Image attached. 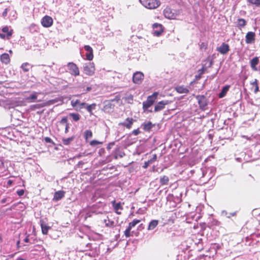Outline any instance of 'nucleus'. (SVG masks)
Listing matches in <instances>:
<instances>
[{
  "label": "nucleus",
  "mask_w": 260,
  "mask_h": 260,
  "mask_svg": "<svg viewBox=\"0 0 260 260\" xmlns=\"http://www.w3.org/2000/svg\"><path fill=\"white\" fill-rule=\"evenodd\" d=\"M69 128H70L69 123H67L66 125H65L64 133L66 134H67L69 132Z\"/></svg>",
  "instance_id": "obj_48"
},
{
  "label": "nucleus",
  "mask_w": 260,
  "mask_h": 260,
  "mask_svg": "<svg viewBox=\"0 0 260 260\" xmlns=\"http://www.w3.org/2000/svg\"><path fill=\"white\" fill-rule=\"evenodd\" d=\"M12 183H13V181L9 180L7 182V185L8 186H11L12 185Z\"/></svg>",
  "instance_id": "obj_55"
},
{
  "label": "nucleus",
  "mask_w": 260,
  "mask_h": 260,
  "mask_svg": "<svg viewBox=\"0 0 260 260\" xmlns=\"http://www.w3.org/2000/svg\"><path fill=\"white\" fill-rule=\"evenodd\" d=\"M196 98L198 100L200 109L205 110L207 106V100L206 96L203 95H198Z\"/></svg>",
  "instance_id": "obj_8"
},
{
  "label": "nucleus",
  "mask_w": 260,
  "mask_h": 260,
  "mask_svg": "<svg viewBox=\"0 0 260 260\" xmlns=\"http://www.w3.org/2000/svg\"><path fill=\"white\" fill-rule=\"evenodd\" d=\"M16 260H26L24 258H23L22 257H18Z\"/></svg>",
  "instance_id": "obj_58"
},
{
  "label": "nucleus",
  "mask_w": 260,
  "mask_h": 260,
  "mask_svg": "<svg viewBox=\"0 0 260 260\" xmlns=\"http://www.w3.org/2000/svg\"><path fill=\"white\" fill-rule=\"evenodd\" d=\"M2 32H0V38L2 39L9 40L12 37L13 34V29L10 26H5L1 29Z\"/></svg>",
  "instance_id": "obj_3"
},
{
  "label": "nucleus",
  "mask_w": 260,
  "mask_h": 260,
  "mask_svg": "<svg viewBox=\"0 0 260 260\" xmlns=\"http://www.w3.org/2000/svg\"><path fill=\"white\" fill-rule=\"evenodd\" d=\"M9 199H10V198H6L3 199L1 200V203L2 204L5 203L6 202L9 201Z\"/></svg>",
  "instance_id": "obj_51"
},
{
  "label": "nucleus",
  "mask_w": 260,
  "mask_h": 260,
  "mask_svg": "<svg viewBox=\"0 0 260 260\" xmlns=\"http://www.w3.org/2000/svg\"><path fill=\"white\" fill-rule=\"evenodd\" d=\"M158 223V220H152L151 221H150V222L149 224L148 229L149 230L154 229L157 225Z\"/></svg>",
  "instance_id": "obj_32"
},
{
  "label": "nucleus",
  "mask_w": 260,
  "mask_h": 260,
  "mask_svg": "<svg viewBox=\"0 0 260 260\" xmlns=\"http://www.w3.org/2000/svg\"><path fill=\"white\" fill-rule=\"evenodd\" d=\"M84 73L87 76H91L95 72V66L93 62L86 63L83 68Z\"/></svg>",
  "instance_id": "obj_5"
},
{
  "label": "nucleus",
  "mask_w": 260,
  "mask_h": 260,
  "mask_svg": "<svg viewBox=\"0 0 260 260\" xmlns=\"http://www.w3.org/2000/svg\"><path fill=\"white\" fill-rule=\"evenodd\" d=\"M9 52H10V53H12V50H10Z\"/></svg>",
  "instance_id": "obj_61"
},
{
  "label": "nucleus",
  "mask_w": 260,
  "mask_h": 260,
  "mask_svg": "<svg viewBox=\"0 0 260 260\" xmlns=\"http://www.w3.org/2000/svg\"><path fill=\"white\" fill-rule=\"evenodd\" d=\"M237 27L239 29L244 27L247 24L246 20L243 18H239L237 20Z\"/></svg>",
  "instance_id": "obj_25"
},
{
  "label": "nucleus",
  "mask_w": 260,
  "mask_h": 260,
  "mask_svg": "<svg viewBox=\"0 0 260 260\" xmlns=\"http://www.w3.org/2000/svg\"><path fill=\"white\" fill-rule=\"evenodd\" d=\"M251 84L255 87L254 88V92H257L258 90L259 87L258 85V81L257 79H255L253 82L251 83Z\"/></svg>",
  "instance_id": "obj_36"
},
{
  "label": "nucleus",
  "mask_w": 260,
  "mask_h": 260,
  "mask_svg": "<svg viewBox=\"0 0 260 260\" xmlns=\"http://www.w3.org/2000/svg\"><path fill=\"white\" fill-rule=\"evenodd\" d=\"M259 61V58L257 56L254 57L250 60V67L252 70L254 71H257L256 66L258 64Z\"/></svg>",
  "instance_id": "obj_21"
},
{
  "label": "nucleus",
  "mask_w": 260,
  "mask_h": 260,
  "mask_svg": "<svg viewBox=\"0 0 260 260\" xmlns=\"http://www.w3.org/2000/svg\"><path fill=\"white\" fill-rule=\"evenodd\" d=\"M216 50L221 54H226L230 50V46L228 44L223 43L220 47L217 48Z\"/></svg>",
  "instance_id": "obj_14"
},
{
  "label": "nucleus",
  "mask_w": 260,
  "mask_h": 260,
  "mask_svg": "<svg viewBox=\"0 0 260 260\" xmlns=\"http://www.w3.org/2000/svg\"><path fill=\"white\" fill-rule=\"evenodd\" d=\"M91 90V87L90 86H87L86 88V89H84V92L83 93H87V92L90 91Z\"/></svg>",
  "instance_id": "obj_49"
},
{
  "label": "nucleus",
  "mask_w": 260,
  "mask_h": 260,
  "mask_svg": "<svg viewBox=\"0 0 260 260\" xmlns=\"http://www.w3.org/2000/svg\"><path fill=\"white\" fill-rule=\"evenodd\" d=\"M53 19L49 16L46 15L41 20L42 25L45 27H49L53 24Z\"/></svg>",
  "instance_id": "obj_11"
},
{
  "label": "nucleus",
  "mask_w": 260,
  "mask_h": 260,
  "mask_svg": "<svg viewBox=\"0 0 260 260\" xmlns=\"http://www.w3.org/2000/svg\"><path fill=\"white\" fill-rule=\"evenodd\" d=\"M207 46H208L207 43H206L205 42H202L200 46V48L201 49H204L206 50L207 48Z\"/></svg>",
  "instance_id": "obj_43"
},
{
  "label": "nucleus",
  "mask_w": 260,
  "mask_h": 260,
  "mask_svg": "<svg viewBox=\"0 0 260 260\" xmlns=\"http://www.w3.org/2000/svg\"><path fill=\"white\" fill-rule=\"evenodd\" d=\"M140 131L139 130V128H137L136 129H134L132 132V134L135 136L138 135L139 134H140Z\"/></svg>",
  "instance_id": "obj_44"
},
{
  "label": "nucleus",
  "mask_w": 260,
  "mask_h": 260,
  "mask_svg": "<svg viewBox=\"0 0 260 260\" xmlns=\"http://www.w3.org/2000/svg\"><path fill=\"white\" fill-rule=\"evenodd\" d=\"M83 164H84V163H83L82 161H79V162H78V166L82 165H83Z\"/></svg>",
  "instance_id": "obj_59"
},
{
  "label": "nucleus",
  "mask_w": 260,
  "mask_h": 260,
  "mask_svg": "<svg viewBox=\"0 0 260 260\" xmlns=\"http://www.w3.org/2000/svg\"><path fill=\"white\" fill-rule=\"evenodd\" d=\"M44 140L46 143H53V141L49 137H45Z\"/></svg>",
  "instance_id": "obj_46"
},
{
  "label": "nucleus",
  "mask_w": 260,
  "mask_h": 260,
  "mask_svg": "<svg viewBox=\"0 0 260 260\" xmlns=\"http://www.w3.org/2000/svg\"><path fill=\"white\" fill-rule=\"evenodd\" d=\"M84 49L88 52L86 54V59L89 61H91L93 58V53L92 48L89 45H85Z\"/></svg>",
  "instance_id": "obj_18"
},
{
  "label": "nucleus",
  "mask_w": 260,
  "mask_h": 260,
  "mask_svg": "<svg viewBox=\"0 0 260 260\" xmlns=\"http://www.w3.org/2000/svg\"><path fill=\"white\" fill-rule=\"evenodd\" d=\"M151 165L150 163H149V161L148 160V161H146L144 162L143 166V168H144V169H146L148 168V167Z\"/></svg>",
  "instance_id": "obj_47"
},
{
  "label": "nucleus",
  "mask_w": 260,
  "mask_h": 260,
  "mask_svg": "<svg viewBox=\"0 0 260 260\" xmlns=\"http://www.w3.org/2000/svg\"><path fill=\"white\" fill-rule=\"evenodd\" d=\"M65 192L63 190L56 191L54 193L53 200L57 201L61 200L64 196Z\"/></svg>",
  "instance_id": "obj_22"
},
{
  "label": "nucleus",
  "mask_w": 260,
  "mask_h": 260,
  "mask_svg": "<svg viewBox=\"0 0 260 260\" xmlns=\"http://www.w3.org/2000/svg\"><path fill=\"white\" fill-rule=\"evenodd\" d=\"M112 204L113 208L115 211V212L118 215L121 214V210H123V207L120 202L116 203L115 200H114L112 202Z\"/></svg>",
  "instance_id": "obj_16"
},
{
  "label": "nucleus",
  "mask_w": 260,
  "mask_h": 260,
  "mask_svg": "<svg viewBox=\"0 0 260 260\" xmlns=\"http://www.w3.org/2000/svg\"><path fill=\"white\" fill-rule=\"evenodd\" d=\"M140 2L145 7L149 9H156L160 5V1L158 0H140Z\"/></svg>",
  "instance_id": "obj_4"
},
{
  "label": "nucleus",
  "mask_w": 260,
  "mask_h": 260,
  "mask_svg": "<svg viewBox=\"0 0 260 260\" xmlns=\"http://www.w3.org/2000/svg\"><path fill=\"white\" fill-rule=\"evenodd\" d=\"M255 34L252 31H248L245 36V42L246 44H250L254 43L255 41Z\"/></svg>",
  "instance_id": "obj_15"
},
{
  "label": "nucleus",
  "mask_w": 260,
  "mask_h": 260,
  "mask_svg": "<svg viewBox=\"0 0 260 260\" xmlns=\"http://www.w3.org/2000/svg\"><path fill=\"white\" fill-rule=\"evenodd\" d=\"M20 241L18 240L17 242V248H19V247H20Z\"/></svg>",
  "instance_id": "obj_57"
},
{
  "label": "nucleus",
  "mask_w": 260,
  "mask_h": 260,
  "mask_svg": "<svg viewBox=\"0 0 260 260\" xmlns=\"http://www.w3.org/2000/svg\"><path fill=\"white\" fill-rule=\"evenodd\" d=\"M157 160V155L156 154H154L152 155V157L150 158L148 161H149V163L152 164L155 161H156Z\"/></svg>",
  "instance_id": "obj_38"
},
{
  "label": "nucleus",
  "mask_w": 260,
  "mask_h": 260,
  "mask_svg": "<svg viewBox=\"0 0 260 260\" xmlns=\"http://www.w3.org/2000/svg\"><path fill=\"white\" fill-rule=\"evenodd\" d=\"M10 10V7L9 8H6L4 11L2 13V16L4 17V18H5L7 15H8V12Z\"/></svg>",
  "instance_id": "obj_42"
},
{
  "label": "nucleus",
  "mask_w": 260,
  "mask_h": 260,
  "mask_svg": "<svg viewBox=\"0 0 260 260\" xmlns=\"http://www.w3.org/2000/svg\"><path fill=\"white\" fill-rule=\"evenodd\" d=\"M196 78L197 79H200V78H201V75H200L199 74L198 76H196Z\"/></svg>",
  "instance_id": "obj_60"
},
{
  "label": "nucleus",
  "mask_w": 260,
  "mask_h": 260,
  "mask_svg": "<svg viewBox=\"0 0 260 260\" xmlns=\"http://www.w3.org/2000/svg\"><path fill=\"white\" fill-rule=\"evenodd\" d=\"M204 71H205L204 68L203 67L202 69L199 70L198 72L199 73V74L200 75H202V74H203L204 73Z\"/></svg>",
  "instance_id": "obj_52"
},
{
  "label": "nucleus",
  "mask_w": 260,
  "mask_h": 260,
  "mask_svg": "<svg viewBox=\"0 0 260 260\" xmlns=\"http://www.w3.org/2000/svg\"><path fill=\"white\" fill-rule=\"evenodd\" d=\"M104 222L107 227H112L114 225V222L110 221L108 217L106 219H105Z\"/></svg>",
  "instance_id": "obj_35"
},
{
  "label": "nucleus",
  "mask_w": 260,
  "mask_h": 260,
  "mask_svg": "<svg viewBox=\"0 0 260 260\" xmlns=\"http://www.w3.org/2000/svg\"><path fill=\"white\" fill-rule=\"evenodd\" d=\"M170 103L168 101H161L159 102L154 107V112H157L163 110L165 108V106Z\"/></svg>",
  "instance_id": "obj_17"
},
{
  "label": "nucleus",
  "mask_w": 260,
  "mask_h": 260,
  "mask_svg": "<svg viewBox=\"0 0 260 260\" xmlns=\"http://www.w3.org/2000/svg\"><path fill=\"white\" fill-rule=\"evenodd\" d=\"M20 68L24 72H27L32 68V66L28 62H24L21 64Z\"/></svg>",
  "instance_id": "obj_27"
},
{
  "label": "nucleus",
  "mask_w": 260,
  "mask_h": 260,
  "mask_svg": "<svg viewBox=\"0 0 260 260\" xmlns=\"http://www.w3.org/2000/svg\"><path fill=\"white\" fill-rule=\"evenodd\" d=\"M17 193L19 196H22L24 193V190L23 189H20L17 191Z\"/></svg>",
  "instance_id": "obj_45"
},
{
  "label": "nucleus",
  "mask_w": 260,
  "mask_h": 260,
  "mask_svg": "<svg viewBox=\"0 0 260 260\" xmlns=\"http://www.w3.org/2000/svg\"><path fill=\"white\" fill-rule=\"evenodd\" d=\"M143 127V129L145 131L149 132L150 129L152 128V127L154 126L153 124H152V122L150 121H149L148 122H144L142 125Z\"/></svg>",
  "instance_id": "obj_26"
},
{
  "label": "nucleus",
  "mask_w": 260,
  "mask_h": 260,
  "mask_svg": "<svg viewBox=\"0 0 260 260\" xmlns=\"http://www.w3.org/2000/svg\"><path fill=\"white\" fill-rule=\"evenodd\" d=\"M39 93L38 92H34L31 94H30V96L26 98L25 100L29 103L36 102Z\"/></svg>",
  "instance_id": "obj_23"
},
{
  "label": "nucleus",
  "mask_w": 260,
  "mask_h": 260,
  "mask_svg": "<svg viewBox=\"0 0 260 260\" xmlns=\"http://www.w3.org/2000/svg\"><path fill=\"white\" fill-rule=\"evenodd\" d=\"M75 137L74 136L70 138L62 139V142L63 145H69L74 140Z\"/></svg>",
  "instance_id": "obj_31"
},
{
  "label": "nucleus",
  "mask_w": 260,
  "mask_h": 260,
  "mask_svg": "<svg viewBox=\"0 0 260 260\" xmlns=\"http://www.w3.org/2000/svg\"><path fill=\"white\" fill-rule=\"evenodd\" d=\"M67 66L69 70V72L72 75L75 77L79 75L80 71L76 64L73 62H70L68 63Z\"/></svg>",
  "instance_id": "obj_6"
},
{
  "label": "nucleus",
  "mask_w": 260,
  "mask_h": 260,
  "mask_svg": "<svg viewBox=\"0 0 260 260\" xmlns=\"http://www.w3.org/2000/svg\"><path fill=\"white\" fill-rule=\"evenodd\" d=\"M153 28V34L154 36L158 37L161 35L164 31L162 25L161 24L155 23L152 25Z\"/></svg>",
  "instance_id": "obj_10"
},
{
  "label": "nucleus",
  "mask_w": 260,
  "mask_h": 260,
  "mask_svg": "<svg viewBox=\"0 0 260 260\" xmlns=\"http://www.w3.org/2000/svg\"><path fill=\"white\" fill-rule=\"evenodd\" d=\"M24 241L26 243L29 242V235H27L26 238L24 239Z\"/></svg>",
  "instance_id": "obj_54"
},
{
  "label": "nucleus",
  "mask_w": 260,
  "mask_h": 260,
  "mask_svg": "<svg viewBox=\"0 0 260 260\" xmlns=\"http://www.w3.org/2000/svg\"><path fill=\"white\" fill-rule=\"evenodd\" d=\"M164 16L169 19H175L180 14L179 10L172 9L170 7H166L163 12Z\"/></svg>",
  "instance_id": "obj_2"
},
{
  "label": "nucleus",
  "mask_w": 260,
  "mask_h": 260,
  "mask_svg": "<svg viewBox=\"0 0 260 260\" xmlns=\"http://www.w3.org/2000/svg\"><path fill=\"white\" fill-rule=\"evenodd\" d=\"M86 105H87V104L86 103H84V102L81 103L80 102V105H79V108L82 109V108H84L85 107V106H86Z\"/></svg>",
  "instance_id": "obj_50"
},
{
  "label": "nucleus",
  "mask_w": 260,
  "mask_h": 260,
  "mask_svg": "<svg viewBox=\"0 0 260 260\" xmlns=\"http://www.w3.org/2000/svg\"><path fill=\"white\" fill-rule=\"evenodd\" d=\"M40 226L41 227L42 234L43 235H47L48 231L51 229V227L46 224L42 219L40 220Z\"/></svg>",
  "instance_id": "obj_19"
},
{
  "label": "nucleus",
  "mask_w": 260,
  "mask_h": 260,
  "mask_svg": "<svg viewBox=\"0 0 260 260\" xmlns=\"http://www.w3.org/2000/svg\"><path fill=\"white\" fill-rule=\"evenodd\" d=\"M135 120L132 117H127L124 122H120L119 125L126 127L127 129H131Z\"/></svg>",
  "instance_id": "obj_12"
},
{
  "label": "nucleus",
  "mask_w": 260,
  "mask_h": 260,
  "mask_svg": "<svg viewBox=\"0 0 260 260\" xmlns=\"http://www.w3.org/2000/svg\"><path fill=\"white\" fill-rule=\"evenodd\" d=\"M176 90L179 93H187L189 90L183 86H179L176 87Z\"/></svg>",
  "instance_id": "obj_28"
},
{
  "label": "nucleus",
  "mask_w": 260,
  "mask_h": 260,
  "mask_svg": "<svg viewBox=\"0 0 260 260\" xmlns=\"http://www.w3.org/2000/svg\"><path fill=\"white\" fill-rule=\"evenodd\" d=\"M0 60L3 63L8 64L10 62L11 59L8 53H4L1 55Z\"/></svg>",
  "instance_id": "obj_20"
},
{
  "label": "nucleus",
  "mask_w": 260,
  "mask_h": 260,
  "mask_svg": "<svg viewBox=\"0 0 260 260\" xmlns=\"http://www.w3.org/2000/svg\"><path fill=\"white\" fill-rule=\"evenodd\" d=\"M54 103H55V101H54V100L49 101L46 103H41V104H37L31 105L30 107V109L31 110L34 111V110H36V109H40V108H42L45 106H49L50 104H54Z\"/></svg>",
  "instance_id": "obj_13"
},
{
  "label": "nucleus",
  "mask_w": 260,
  "mask_h": 260,
  "mask_svg": "<svg viewBox=\"0 0 260 260\" xmlns=\"http://www.w3.org/2000/svg\"><path fill=\"white\" fill-rule=\"evenodd\" d=\"M17 205V204H13L11 207L7 209V210H12V209H14L16 207Z\"/></svg>",
  "instance_id": "obj_53"
},
{
  "label": "nucleus",
  "mask_w": 260,
  "mask_h": 260,
  "mask_svg": "<svg viewBox=\"0 0 260 260\" xmlns=\"http://www.w3.org/2000/svg\"><path fill=\"white\" fill-rule=\"evenodd\" d=\"M92 137V132L90 130H86L84 132V137L86 141L88 139L91 138Z\"/></svg>",
  "instance_id": "obj_33"
},
{
  "label": "nucleus",
  "mask_w": 260,
  "mask_h": 260,
  "mask_svg": "<svg viewBox=\"0 0 260 260\" xmlns=\"http://www.w3.org/2000/svg\"><path fill=\"white\" fill-rule=\"evenodd\" d=\"M140 222L141 220L135 219L132 222L129 223L128 227L124 232V235L126 238L133 236V234L131 233L132 229Z\"/></svg>",
  "instance_id": "obj_7"
},
{
  "label": "nucleus",
  "mask_w": 260,
  "mask_h": 260,
  "mask_svg": "<svg viewBox=\"0 0 260 260\" xmlns=\"http://www.w3.org/2000/svg\"><path fill=\"white\" fill-rule=\"evenodd\" d=\"M60 123L61 124H65V125H66L67 123H69L67 117H63L60 121Z\"/></svg>",
  "instance_id": "obj_41"
},
{
  "label": "nucleus",
  "mask_w": 260,
  "mask_h": 260,
  "mask_svg": "<svg viewBox=\"0 0 260 260\" xmlns=\"http://www.w3.org/2000/svg\"><path fill=\"white\" fill-rule=\"evenodd\" d=\"M230 87V85H226V86H224L222 88L221 91L219 93V95H218L219 98H223L226 95L227 92L229 90Z\"/></svg>",
  "instance_id": "obj_29"
},
{
  "label": "nucleus",
  "mask_w": 260,
  "mask_h": 260,
  "mask_svg": "<svg viewBox=\"0 0 260 260\" xmlns=\"http://www.w3.org/2000/svg\"><path fill=\"white\" fill-rule=\"evenodd\" d=\"M169 182V178L167 176L164 175L160 177L159 182L161 185L168 184Z\"/></svg>",
  "instance_id": "obj_30"
},
{
  "label": "nucleus",
  "mask_w": 260,
  "mask_h": 260,
  "mask_svg": "<svg viewBox=\"0 0 260 260\" xmlns=\"http://www.w3.org/2000/svg\"><path fill=\"white\" fill-rule=\"evenodd\" d=\"M80 103V101L79 100H76V101L72 100L71 102V105L74 108L77 106L78 105L79 106Z\"/></svg>",
  "instance_id": "obj_40"
},
{
  "label": "nucleus",
  "mask_w": 260,
  "mask_h": 260,
  "mask_svg": "<svg viewBox=\"0 0 260 260\" xmlns=\"http://www.w3.org/2000/svg\"><path fill=\"white\" fill-rule=\"evenodd\" d=\"M247 2L256 7H260V0H247Z\"/></svg>",
  "instance_id": "obj_37"
},
{
  "label": "nucleus",
  "mask_w": 260,
  "mask_h": 260,
  "mask_svg": "<svg viewBox=\"0 0 260 260\" xmlns=\"http://www.w3.org/2000/svg\"><path fill=\"white\" fill-rule=\"evenodd\" d=\"M89 144L91 146H95L99 145V144H102L103 142L94 140L91 141L90 142Z\"/></svg>",
  "instance_id": "obj_39"
},
{
  "label": "nucleus",
  "mask_w": 260,
  "mask_h": 260,
  "mask_svg": "<svg viewBox=\"0 0 260 260\" xmlns=\"http://www.w3.org/2000/svg\"><path fill=\"white\" fill-rule=\"evenodd\" d=\"M144 77V75L142 72H136L133 74V82L135 84H140L142 82Z\"/></svg>",
  "instance_id": "obj_9"
},
{
  "label": "nucleus",
  "mask_w": 260,
  "mask_h": 260,
  "mask_svg": "<svg viewBox=\"0 0 260 260\" xmlns=\"http://www.w3.org/2000/svg\"><path fill=\"white\" fill-rule=\"evenodd\" d=\"M69 116L71 117L75 121H78L80 119V115L78 113H70Z\"/></svg>",
  "instance_id": "obj_34"
},
{
  "label": "nucleus",
  "mask_w": 260,
  "mask_h": 260,
  "mask_svg": "<svg viewBox=\"0 0 260 260\" xmlns=\"http://www.w3.org/2000/svg\"><path fill=\"white\" fill-rule=\"evenodd\" d=\"M158 95V92H154L152 94L147 97V100L143 103V110L144 112H152L151 110H148V109L154 104L157 98Z\"/></svg>",
  "instance_id": "obj_1"
},
{
  "label": "nucleus",
  "mask_w": 260,
  "mask_h": 260,
  "mask_svg": "<svg viewBox=\"0 0 260 260\" xmlns=\"http://www.w3.org/2000/svg\"><path fill=\"white\" fill-rule=\"evenodd\" d=\"M111 107V104H109L108 105H106L104 106V109H107V107Z\"/></svg>",
  "instance_id": "obj_56"
},
{
  "label": "nucleus",
  "mask_w": 260,
  "mask_h": 260,
  "mask_svg": "<svg viewBox=\"0 0 260 260\" xmlns=\"http://www.w3.org/2000/svg\"><path fill=\"white\" fill-rule=\"evenodd\" d=\"M96 107V104L95 103H92L90 105H87L85 108L90 115H91L93 114L92 111L93 110L95 109Z\"/></svg>",
  "instance_id": "obj_24"
}]
</instances>
